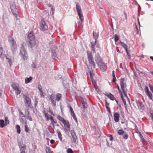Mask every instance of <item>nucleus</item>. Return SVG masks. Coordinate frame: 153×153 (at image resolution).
<instances>
[{
  "instance_id": "obj_1",
  "label": "nucleus",
  "mask_w": 153,
  "mask_h": 153,
  "mask_svg": "<svg viewBox=\"0 0 153 153\" xmlns=\"http://www.w3.org/2000/svg\"><path fill=\"white\" fill-rule=\"evenodd\" d=\"M26 44L23 43L21 44L20 50V54L22 59L24 60H27L28 59V55L26 51Z\"/></svg>"
},
{
  "instance_id": "obj_2",
  "label": "nucleus",
  "mask_w": 153,
  "mask_h": 153,
  "mask_svg": "<svg viewBox=\"0 0 153 153\" xmlns=\"http://www.w3.org/2000/svg\"><path fill=\"white\" fill-rule=\"evenodd\" d=\"M95 60L100 67L101 70L102 71H105L107 69V67L104 63H103L100 57L96 56L95 58Z\"/></svg>"
},
{
  "instance_id": "obj_3",
  "label": "nucleus",
  "mask_w": 153,
  "mask_h": 153,
  "mask_svg": "<svg viewBox=\"0 0 153 153\" xmlns=\"http://www.w3.org/2000/svg\"><path fill=\"white\" fill-rule=\"evenodd\" d=\"M125 79H121L120 80V86L121 89L123 91L125 97L127 99L129 102H130L129 99L127 96V94L128 92V90L126 88V84L124 82Z\"/></svg>"
},
{
  "instance_id": "obj_4",
  "label": "nucleus",
  "mask_w": 153,
  "mask_h": 153,
  "mask_svg": "<svg viewBox=\"0 0 153 153\" xmlns=\"http://www.w3.org/2000/svg\"><path fill=\"white\" fill-rule=\"evenodd\" d=\"M87 56L90 66L91 68H95V65L94 61V59L92 54L91 53H88Z\"/></svg>"
},
{
  "instance_id": "obj_5",
  "label": "nucleus",
  "mask_w": 153,
  "mask_h": 153,
  "mask_svg": "<svg viewBox=\"0 0 153 153\" xmlns=\"http://www.w3.org/2000/svg\"><path fill=\"white\" fill-rule=\"evenodd\" d=\"M24 98L25 105L28 108L31 107L32 104L30 98L27 95H24Z\"/></svg>"
},
{
  "instance_id": "obj_6",
  "label": "nucleus",
  "mask_w": 153,
  "mask_h": 153,
  "mask_svg": "<svg viewBox=\"0 0 153 153\" xmlns=\"http://www.w3.org/2000/svg\"><path fill=\"white\" fill-rule=\"evenodd\" d=\"M10 7L13 14L15 16L17 19H18L19 17L17 16L18 13L16 7V5L14 4H13L10 5Z\"/></svg>"
},
{
  "instance_id": "obj_7",
  "label": "nucleus",
  "mask_w": 153,
  "mask_h": 153,
  "mask_svg": "<svg viewBox=\"0 0 153 153\" xmlns=\"http://www.w3.org/2000/svg\"><path fill=\"white\" fill-rule=\"evenodd\" d=\"M48 27L46 25L44 19H42L40 22V29L44 31L47 30Z\"/></svg>"
},
{
  "instance_id": "obj_8",
  "label": "nucleus",
  "mask_w": 153,
  "mask_h": 153,
  "mask_svg": "<svg viewBox=\"0 0 153 153\" xmlns=\"http://www.w3.org/2000/svg\"><path fill=\"white\" fill-rule=\"evenodd\" d=\"M76 8L77 10L79 19L82 20V18L83 17V15L81 11V7L78 3L76 4Z\"/></svg>"
},
{
  "instance_id": "obj_9",
  "label": "nucleus",
  "mask_w": 153,
  "mask_h": 153,
  "mask_svg": "<svg viewBox=\"0 0 153 153\" xmlns=\"http://www.w3.org/2000/svg\"><path fill=\"white\" fill-rule=\"evenodd\" d=\"M76 8L77 10L79 19L82 20V18L83 17V15L81 11V7L78 3L76 4Z\"/></svg>"
},
{
  "instance_id": "obj_10",
  "label": "nucleus",
  "mask_w": 153,
  "mask_h": 153,
  "mask_svg": "<svg viewBox=\"0 0 153 153\" xmlns=\"http://www.w3.org/2000/svg\"><path fill=\"white\" fill-rule=\"evenodd\" d=\"M9 41L11 44V50L13 52H14L16 50L17 48L16 41L13 39H11Z\"/></svg>"
},
{
  "instance_id": "obj_11",
  "label": "nucleus",
  "mask_w": 153,
  "mask_h": 153,
  "mask_svg": "<svg viewBox=\"0 0 153 153\" xmlns=\"http://www.w3.org/2000/svg\"><path fill=\"white\" fill-rule=\"evenodd\" d=\"M71 133L72 137L71 140L74 143H75L77 139V137L75 131L74 130H72L71 131Z\"/></svg>"
},
{
  "instance_id": "obj_12",
  "label": "nucleus",
  "mask_w": 153,
  "mask_h": 153,
  "mask_svg": "<svg viewBox=\"0 0 153 153\" xmlns=\"http://www.w3.org/2000/svg\"><path fill=\"white\" fill-rule=\"evenodd\" d=\"M96 39H94L91 42V49L94 52L95 51V46L96 45L97 47H98L99 46L98 44L97 43Z\"/></svg>"
},
{
  "instance_id": "obj_13",
  "label": "nucleus",
  "mask_w": 153,
  "mask_h": 153,
  "mask_svg": "<svg viewBox=\"0 0 153 153\" xmlns=\"http://www.w3.org/2000/svg\"><path fill=\"white\" fill-rule=\"evenodd\" d=\"M27 42L28 43V46H30L31 48L35 45L36 41L35 39H28L27 40Z\"/></svg>"
},
{
  "instance_id": "obj_14",
  "label": "nucleus",
  "mask_w": 153,
  "mask_h": 153,
  "mask_svg": "<svg viewBox=\"0 0 153 153\" xmlns=\"http://www.w3.org/2000/svg\"><path fill=\"white\" fill-rule=\"evenodd\" d=\"M64 125L66 131H70V125L68 121H65L63 123Z\"/></svg>"
},
{
  "instance_id": "obj_15",
  "label": "nucleus",
  "mask_w": 153,
  "mask_h": 153,
  "mask_svg": "<svg viewBox=\"0 0 153 153\" xmlns=\"http://www.w3.org/2000/svg\"><path fill=\"white\" fill-rule=\"evenodd\" d=\"M50 99L51 100L52 104L54 106L56 105V99H55V96L54 94H52L50 96Z\"/></svg>"
},
{
  "instance_id": "obj_16",
  "label": "nucleus",
  "mask_w": 153,
  "mask_h": 153,
  "mask_svg": "<svg viewBox=\"0 0 153 153\" xmlns=\"http://www.w3.org/2000/svg\"><path fill=\"white\" fill-rule=\"evenodd\" d=\"M19 146L20 149V153H25V150L26 149V145H24L22 146L19 144Z\"/></svg>"
},
{
  "instance_id": "obj_17",
  "label": "nucleus",
  "mask_w": 153,
  "mask_h": 153,
  "mask_svg": "<svg viewBox=\"0 0 153 153\" xmlns=\"http://www.w3.org/2000/svg\"><path fill=\"white\" fill-rule=\"evenodd\" d=\"M120 114L117 112L114 113V118L115 121L116 122H118L119 121Z\"/></svg>"
},
{
  "instance_id": "obj_18",
  "label": "nucleus",
  "mask_w": 153,
  "mask_h": 153,
  "mask_svg": "<svg viewBox=\"0 0 153 153\" xmlns=\"http://www.w3.org/2000/svg\"><path fill=\"white\" fill-rule=\"evenodd\" d=\"M120 43L123 47L125 49L126 51H127V49H128V46L125 43L122 42L121 41L120 42Z\"/></svg>"
},
{
  "instance_id": "obj_19",
  "label": "nucleus",
  "mask_w": 153,
  "mask_h": 153,
  "mask_svg": "<svg viewBox=\"0 0 153 153\" xmlns=\"http://www.w3.org/2000/svg\"><path fill=\"white\" fill-rule=\"evenodd\" d=\"M105 95L109 97L111 100H113L114 99V96L111 93H109V94H105Z\"/></svg>"
},
{
  "instance_id": "obj_20",
  "label": "nucleus",
  "mask_w": 153,
  "mask_h": 153,
  "mask_svg": "<svg viewBox=\"0 0 153 153\" xmlns=\"http://www.w3.org/2000/svg\"><path fill=\"white\" fill-rule=\"evenodd\" d=\"M99 34L98 30H95L93 33V36L94 38H97L98 37Z\"/></svg>"
},
{
  "instance_id": "obj_21",
  "label": "nucleus",
  "mask_w": 153,
  "mask_h": 153,
  "mask_svg": "<svg viewBox=\"0 0 153 153\" xmlns=\"http://www.w3.org/2000/svg\"><path fill=\"white\" fill-rule=\"evenodd\" d=\"M55 97H56V101L58 102L60 100L62 97V95L60 94H56Z\"/></svg>"
},
{
  "instance_id": "obj_22",
  "label": "nucleus",
  "mask_w": 153,
  "mask_h": 153,
  "mask_svg": "<svg viewBox=\"0 0 153 153\" xmlns=\"http://www.w3.org/2000/svg\"><path fill=\"white\" fill-rule=\"evenodd\" d=\"M81 101L83 108L84 109L86 108L88 106L87 103L86 102L84 101L83 99Z\"/></svg>"
},
{
  "instance_id": "obj_23",
  "label": "nucleus",
  "mask_w": 153,
  "mask_h": 153,
  "mask_svg": "<svg viewBox=\"0 0 153 153\" xmlns=\"http://www.w3.org/2000/svg\"><path fill=\"white\" fill-rule=\"evenodd\" d=\"M52 56L53 59H55L57 58L56 54L54 51H52Z\"/></svg>"
},
{
  "instance_id": "obj_24",
  "label": "nucleus",
  "mask_w": 153,
  "mask_h": 153,
  "mask_svg": "<svg viewBox=\"0 0 153 153\" xmlns=\"http://www.w3.org/2000/svg\"><path fill=\"white\" fill-rule=\"evenodd\" d=\"M32 79V78L30 77L29 78H26L25 80V82L26 84L30 82Z\"/></svg>"
},
{
  "instance_id": "obj_25",
  "label": "nucleus",
  "mask_w": 153,
  "mask_h": 153,
  "mask_svg": "<svg viewBox=\"0 0 153 153\" xmlns=\"http://www.w3.org/2000/svg\"><path fill=\"white\" fill-rule=\"evenodd\" d=\"M28 38H34V36L33 35V32L32 31H31L28 34Z\"/></svg>"
},
{
  "instance_id": "obj_26",
  "label": "nucleus",
  "mask_w": 153,
  "mask_h": 153,
  "mask_svg": "<svg viewBox=\"0 0 153 153\" xmlns=\"http://www.w3.org/2000/svg\"><path fill=\"white\" fill-rule=\"evenodd\" d=\"M2 48L0 47V57L1 58H4L5 57V55L4 54H3L2 52Z\"/></svg>"
},
{
  "instance_id": "obj_27",
  "label": "nucleus",
  "mask_w": 153,
  "mask_h": 153,
  "mask_svg": "<svg viewBox=\"0 0 153 153\" xmlns=\"http://www.w3.org/2000/svg\"><path fill=\"white\" fill-rule=\"evenodd\" d=\"M146 94L149 97V99L150 100L152 99V95L151 92L149 91V92L146 93Z\"/></svg>"
},
{
  "instance_id": "obj_28",
  "label": "nucleus",
  "mask_w": 153,
  "mask_h": 153,
  "mask_svg": "<svg viewBox=\"0 0 153 153\" xmlns=\"http://www.w3.org/2000/svg\"><path fill=\"white\" fill-rule=\"evenodd\" d=\"M57 118L59 120L62 122V123H63L65 122V121L64 119L62 117L60 116H58L57 117Z\"/></svg>"
},
{
  "instance_id": "obj_29",
  "label": "nucleus",
  "mask_w": 153,
  "mask_h": 153,
  "mask_svg": "<svg viewBox=\"0 0 153 153\" xmlns=\"http://www.w3.org/2000/svg\"><path fill=\"white\" fill-rule=\"evenodd\" d=\"M80 20L81 22H79L78 23V27H82L83 26V25L82 24V23L83 21V17L82 18V20L80 19H79Z\"/></svg>"
},
{
  "instance_id": "obj_30",
  "label": "nucleus",
  "mask_w": 153,
  "mask_h": 153,
  "mask_svg": "<svg viewBox=\"0 0 153 153\" xmlns=\"http://www.w3.org/2000/svg\"><path fill=\"white\" fill-rule=\"evenodd\" d=\"M5 126L4 122L3 120H0V127L1 128H3Z\"/></svg>"
},
{
  "instance_id": "obj_31",
  "label": "nucleus",
  "mask_w": 153,
  "mask_h": 153,
  "mask_svg": "<svg viewBox=\"0 0 153 153\" xmlns=\"http://www.w3.org/2000/svg\"><path fill=\"white\" fill-rule=\"evenodd\" d=\"M16 128L17 130V132L18 134H20L21 132V130L20 128V126L19 125H16Z\"/></svg>"
},
{
  "instance_id": "obj_32",
  "label": "nucleus",
  "mask_w": 153,
  "mask_h": 153,
  "mask_svg": "<svg viewBox=\"0 0 153 153\" xmlns=\"http://www.w3.org/2000/svg\"><path fill=\"white\" fill-rule=\"evenodd\" d=\"M117 133L118 134L120 135H123L125 133L124 131L122 129L119 130L117 131Z\"/></svg>"
},
{
  "instance_id": "obj_33",
  "label": "nucleus",
  "mask_w": 153,
  "mask_h": 153,
  "mask_svg": "<svg viewBox=\"0 0 153 153\" xmlns=\"http://www.w3.org/2000/svg\"><path fill=\"white\" fill-rule=\"evenodd\" d=\"M120 95L121 98L124 104L125 105H126V103L125 99L124 98L122 94H121Z\"/></svg>"
},
{
  "instance_id": "obj_34",
  "label": "nucleus",
  "mask_w": 153,
  "mask_h": 153,
  "mask_svg": "<svg viewBox=\"0 0 153 153\" xmlns=\"http://www.w3.org/2000/svg\"><path fill=\"white\" fill-rule=\"evenodd\" d=\"M45 115L46 118L47 120H48L50 119V117L51 115H49L48 113H45Z\"/></svg>"
},
{
  "instance_id": "obj_35",
  "label": "nucleus",
  "mask_w": 153,
  "mask_h": 153,
  "mask_svg": "<svg viewBox=\"0 0 153 153\" xmlns=\"http://www.w3.org/2000/svg\"><path fill=\"white\" fill-rule=\"evenodd\" d=\"M58 136L60 140H62V136L60 131H58Z\"/></svg>"
},
{
  "instance_id": "obj_36",
  "label": "nucleus",
  "mask_w": 153,
  "mask_h": 153,
  "mask_svg": "<svg viewBox=\"0 0 153 153\" xmlns=\"http://www.w3.org/2000/svg\"><path fill=\"white\" fill-rule=\"evenodd\" d=\"M12 86L13 87V88L15 90H18V88H19L18 86H17L16 84H13L12 85Z\"/></svg>"
},
{
  "instance_id": "obj_37",
  "label": "nucleus",
  "mask_w": 153,
  "mask_h": 153,
  "mask_svg": "<svg viewBox=\"0 0 153 153\" xmlns=\"http://www.w3.org/2000/svg\"><path fill=\"white\" fill-rule=\"evenodd\" d=\"M71 115H72V116L74 119V120L76 122H77V118L76 116V115L74 113V114H71Z\"/></svg>"
},
{
  "instance_id": "obj_38",
  "label": "nucleus",
  "mask_w": 153,
  "mask_h": 153,
  "mask_svg": "<svg viewBox=\"0 0 153 153\" xmlns=\"http://www.w3.org/2000/svg\"><path fill=\"white\" fill-rule=\"evenodd\" d=\"M90 76L91 77V80L92 82V83H94L95 82V80L93 79V75L92 74H91V72H90Z\"/></svg>"
},
{
  "instance_id": "obj_39",
  "label": "nucleus",
  "mask_w": 153,
  "mask_h": 153,
  "mask_svg": "<svg viewBox=\"0 0 153 153\" xmlns=\"http://www.w3.org/2000/svg\"><path fill=\"white\" fill-rule=\"evenodd\" d=\"M124 134L123 135V138H124V139H127L128 138V134L126 133H124Z\"/></svg>"
},
{
  "instance_id": "obj_40",
  "label": "nucleus",
  "mask_w": 153,
  "mask_h": 153,
  "mask_svg": "<svg viewBox=\"0 0 153 153\" xmlns=\"http://www.w3.org/2000/svg\"><path fill=\"white\" fill-rule=\"evenodd\" d=\"M15 91H16V95L19 94L21 92V91L19 90V88H18V90Z\"/></svg>"
},
{
  "instance_id": "obj_41",
  "label": "nucleus",
  "mask_w": 153,
  "mask_h": 153,
  "mask_svg": "<svg viewBox=\"0 0 153 153\" xmlns=\"http://www.w3.org/2000/svg\"><path fill=\"white\" fill-rule=\"evenodd\" d=\"M45 150L46 153H50L51 150L49 148L46 147Z\"/></svg>"
},
{
  "instance_id": "obj_42",
  "label": "nucleus",
  "mask_w": 153,
  "mask_h": 153,
  "mask_svg": "<svg viewBox=\"0 0 153 153\" xmlns=\"http://www.w3.org/2000/svg\"><path fill=\"white\" fill-rule=\"evenodd\" d=\"M25 131L26 132H28L29 131L28 128V126L27 125H26L25 126Z\"/></svg>"
},
{
  "instance_id": "obj_43",
  "label": "nucleus",
  "mask_w": 153,
  "mask_h": 153,
  "mask_svg": "<svg viewBox=\"0 0 153 153\" xmlns=\"http://www.w3.org/2000/svg\"><path fill=\"white\" fill-rule=\"evenodd\" d=\"M4 120L5 121V124H6V125H7V124L9 123V121L8 120V118L7 117H5Z\"/></svg>"
},
{
  "instance_id": "obj_44",
  "label": "nucleus",
  "mask_w": 153,
  "mask_h": 153,
  "mask_svg": "<svg viewBox=\"0 0 153 153\" xmlns=\"http://www.w3.org/2000/svg\"><path fill=\"white\" fill-rule=\"evenodd\" d=\"M144 90H145V92L146 93H147V92H149V91H150L148 87L147 86H145Z\"/></svg>"
},
{
  "instance_id": "obj_45",
  "label": "nucleus",
  "mask_w": 153,
  "mask_h": 153,
  "mask_svg": "<svg viewBox=\"0 0 153 153\" xmlns=\"http://www.w3.org/2000/svg\"><path fill=\"white\" fill-rule=\"evenodd\" d=\"M69 108H70V111L71 113V114L74 113V111H73V109L71 105L69 106Z\"/></svg>"
},
{
  "instance_id": "obj_46",
  "label": "nucleus",
  "mask_w": 153,
  "mask_h": 153,
  "mask_svg": "<svg viewBox=\"0 0 153 153\" xmlns=\"http://www.w3.org/2000/svg\"><path fill=\"white\" fill-rule=\"evenodd\" d=\"M67 152L68 153H74L73 151L70 148H69L68 149Z\"/></svg>"
},
{
  "instance_id": "obj_47",
  "label": "nucleus",
  "mask_w": 153,
  "mask_h": 153,
  "mask_svg": "<svg viewBox=\"0 0 153 153\" xmlns=\"http://www.w3.org/2000/svg\"><path fill=\"white\" fill-rule=\"evenodd\" d=\"M139 136H140V138L141 139V140L143 142L144 140V139L143 138L142 135H141V134L140 133H139Z\"/></svg>"
},
{
  "instance_id": "obj_48",
  "label": "nucleus",
  "mask_w": 153,
  "mask_h": 153,
  "mask_svg": "<svg viewBox=\"0 0 153 153\" xmlns=\"http://www.w3.org/2000/svg\"><path fill=\"white\" fill-rule=\"evenodd\" d=\"M149 86L150 88V90L152 91L153 93V86L151 85L150 84H149Z\"/></svg>"
},
{
  "instance_id": "obj_49",
  "label": "nucleus",
  "mask_w": 153,
  "mask_h": 153,
  "mask_svg": "<svg viewBox=\"0 0 153 153\" xmlns=\"http://www.w3.org/2000/svg\"><path fill=\"white\" fill-rule=\"evenodd\" d=\"M106 108H107V109L109 112V113L110 114H111V112L110 111V108L109 107H106Z\"/></svg>"
},
{
  "instance_id": "obj_50",
  "label": "nucleus",
  "mask_w": 153,
  "mask_h": 153,
  "mask_svg": "<svg viewBox=\"0 0 153 153\" xmlns=\"http://www.w3.org/2000/svg\"><path fill=\"white\" fill-rule=\"evenodd\" d=\"M31 66L33 68H36V65L34 62L32 63V64L31 65Z\"/></svg>"
},
{
  "instance_id": "obj_51",
  "label": "nucleus",
  "mask_w": 153,
  "mask_h": 153,
  "mask_svg": "<svg viewBox=\"0 0 153 153\" xmlns=\"http://www.w3.org/2000/svg\"><path fill=\"white\" fill-rule=\"evenodd\" d=\"M8 59V61L9 62L10 66H11V65L12 64V60L10 59Z\"/></svg>"
},
{
  "instance_id": "obj_52",
  "label": "nucleus",
  "mask_w": 153,
  "mask_h": 153,
  "mask_svg": "<svg viewBox=\"0 0 153 153\" xmlns=\"http://www.w3.org/2000/svg\"><path fill=\"white\" fill-rule=\"evenodd\" d=\"M117 89L118 90L119 92V93L120 94H122L121 91L118 85H117Z\"/></svg>"
},
{
  "instance_id": "obj_53",
  "label": "nucleus",
  "mask_w": 153,
  "mask_h": 153,
  "mask_svg": "<svg viewBox=\"0 0 153 153\" xmlns=\"http://www.w3.org/2000/svg\"><path fill=\"white\" fill-rule=\"evenodd\" d=\"M105 106H106V107H108V105H109V104L105 100Z\"/></svg>"
},
{
  "instance_id": "obj_54",
  "label": "nucleus",
  "mask_w": 153,
  "mask_h": 153,
  "mask_svg": "<svg viewBox=\"0 0 153 153\" xmlns=\"http://www.w3.org/2000/svg\"><path fill=\"white\" fill-rule=\"evenodd\" d=\"M51 123L52 124L53 123H56V120H53L52 121H51Z\"/></svg>"
},
{
  "instance_id": "obj_55",
  "label": "nucleus",
  "mask_w": 153,
  "mask_h": 153,
  "mask_svg": "<svg viewBox=\"0 0 153 153\" xmlns=\"http://www.w3.org/2000/svg\"><path fill=\"white\" fill-rule=\"evenodd\" d=\"M109 137H110V140H112L113 139V137H112V136L110 134L109 135Z\"/></svg>"
},
{
  "instance_id": "obj_56",
  "label": "nucleus",
  "mask_w": 153,
  "mask_h": 153,
  "mask_svg": "<svg viewBox=\"0 0 153 153\" xmlns=\"http://www.w3.org/2000/svg\"><path fill=\"white\" fill-rule=\"evenodd\" d=\"M126 53H127V54L128 55V56H129V57L130 58L131 57V55H130V54H129L128 51V49H127V51H126Z\"/></svg>"
},
{
  "instance_id": "obj_57",
  "label": "nucleus",
  "mask_w": 153,
  "mask_h": 153,
  "mask_svg": "<svg viewBox=\"0 0 153 153\" xmlns=\"http://www.w3.org/2000/svg\"><path fill=\"white\" fill-rule=\"evenodd\" d=\"M54 142L55 141L53 140H51L50 141V143L52 144H53L54 143Z\"/></svg>"
},
{
  "instance_id": "obj_58",
  "label": "nucleus",
  "mask_w": 153,
  "mask_h": 153,
  "mask_svg": "<svg viewBox=\"0 0 153 153\" xmlns=\"http://www.w3.org/2000/svg\"><path fill=\"white\" fill-rule=\"evenodd\" d=\"M40 94L41 95L42 97H44V95H43V93L42 92V91H40Z\"/></svg>"
},
{
  "instance_id": "obj_59",
  "label": "nucleus",
  "mask_w": 153,
  "mask_h": 153,
  "mask_svg": "<svg viewBox=\"0 0 153 153\" xmlns=\"http://www.w3.org/2000/svg\"><path fill=\"white\" fill-rule=\"evenodd\" d=\"M112 76L113 78L115 77V74H114V71H112Z\"/></svg>"
},
{
  "instance_id": "obj_60",
  "label": "nucleus",
  "mask_w": 153,
  "mask_h": 153,
  "mask_svg": "<svg viewBox=\"0 0 153 153\" xmlns=\"http://www.w3.org/2000/svg\"><path fill=\"white\" fill-rule=\"evenodd\" d=\"M51 9H52V10L53 11L52 14H53L54 13V11L55 10V8H53V7H52Z\"/></svg>"
},
{
  "instance_id": "obj_61",
  "label": "nucleus",
  "mask_w": 153,
  "mask_h": 153,
  "mask_svg": "<svg viewBox=\"0 0 153 153\" xmlns=\"http://www.w3.org/2000/svg\"><path fill=\"white\" fill-rule=\"evenodd\" d=\"M119 36L118 35H115L114 36V38H119Z\"/></svg>"
},
{
  "instance_id": "obj_62",
  "label": "nucleus",
  "mask_w": 153,
  "mask_h": 153,
  "mask_svg": "<svg viewBox=\"0 0 153 153\" xmlns=\"http://www.w3.org/2000/svg\"><path fill=\"white\" fill-rule=\"evenodd\" d=\"M37 103H38V102H37V100H36L35 102V106H36L37 104Z\"/></svg>"
},
{
  "instance_id": "obj_63",
  "label": "nucleus",
  "mask_w": 153,
  "mask_h": 153,
  "mask_svg": "<svg viewBox=\"0 0 153 153\" xmlns=\"http://www.w3.org/2000/svg\"><path fill=\"white\" fill-rule=\"evenodd\" d=\"M116 80V78L115 77H114L113 78V81L114 82H115Z\"/></svg>"
},
{
  "instance_id": "obj_64",
  "label": "nucleus",
  "mask_w": 153,
  "mask_h": 153,
  "mask_svg": "<svg viewBox=\"0 0 153 153\" xmlns=\"http://www.w3.org/2000/svg\"><path fill=\"white\" fill-rule=\"evenodd\" d=\"M151 117L152 120H153V113H152L151 114Z\"/></svg>"
}]
</instances>
